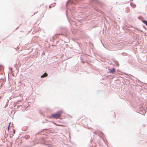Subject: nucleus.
Masks as SVG:
<instances>
[{
  "label": "nucleus",
  "mask_w": 147,
  "mask_h": 147,
  "mask_svg": "<svg viewBox=\"0 0 147 147\" xmlns=\"http://www.w3.org/2000/svg\"><path fill=\"white\" fill-rule=\"evenodd\" d=\"M109 72L110 73H114L115 72V69L114 68L112 69V70H110Z\"/></svg>",
  "instance_id": "obj_3"
},
{
  "label": "nucleus",
  "mask_w": 147,
  "mask_h": 147,
  "mask_svg": "<svg viewBox=\"0 0 147 147\" xmlns=\"http://www.w3.org/2000/svg\"><path fill=\"white\" fill-rule=\"evenodd\" d=\"M48 74L46 73H45L43 75L41 76V78H43L47 76Z\"/></svg>",
  "instance_id": "obj_4"
},
{
  "label": "nucleus",
  "mask_w": 147,
  "mask_h": 147,
  "mask_svg": "<svg viewBox=\"0 0 147 147\" xmlns=\"http://www.w3.org/2000/svg\"><path fill=\"white\" fill-rule=\"evenodd\" d=\"M10 124H11V123H9V125L8 127V129H9V127H10Z\"/></svg>",
  "instance_id": "obj_7"
},
{
  "label": "nucleus",
  "mask_w": 147,
  "mask_h": 147,
  "mask_svg": "<svg viewBox=\"0 0 147 147\" xmlns=\"http://www.w3.org/2000/svg\"><path fill=\"white\" fill-rule=\"evenodd\" d=\"M132 4H132V3H131V6H133V7H136V5H134H134H132Z\"/></svg>",
  "instance_id": "obj_6"
},
{
  "label": "nucleus",
  "mask_w": 147,
  "mask_h": 147,
  "mask_svg": "<svg viewBox=\"0 0 147 147\" xmlns=\"http://www.w3.org/2000/svg\"><path fill=\"white\" fill-rule=\"evenodd\" d=\"M8 130L9 132L11 138H12L15 133V131L14 129H8Z\"/></svg>",
  "instance_id": "obj_2"
},
{
  "label": "nucleus",
  "mask_w": 147,
  "mask_h": 147,
  "mask_svg": "<svg viewBox=\"0 0 147 147\" xmlns=\"http://www.w3.org/2000/svg\"><path fill=\"white\" fill-rule=\"evenodd\" d=\"M61 111H59L56 113L51 115L52 117L55 119H60L61 116Z\"/></svg>",
  "instance_id": "obj_1"
},
{
  "label": "nucleus",
  "mask_w": 147,
  "mask_h": 147,
  "mask_svg": "<svg viewBox=\"0 0 147 147\" xmlns=\"http://www.w3.org/2000/svg\"><path fill=\"white\" fill-rule=\"evenodd\" d=\"M147 26V21L145 20H143L142 21Z\"/></svg>",
  "instance_id": "obj_5"
}]
</instances>
